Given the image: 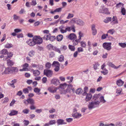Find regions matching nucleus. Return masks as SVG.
<instances>
[{
    "instance_id": "1",
    "label": "nucleus",
    "mask_w": 126,
    "mask_h": 126,
    "mask_svg": "<svg viewBox=\"0 0 126 126\" xmlns=\"http://www.w3.org/2000/svg\"><path fill=\"white\" fill-rule=\"evenodd\" d=\"M64 27L63 26H61L59 27V29L60 31L62 33H66L67 31L69 32L72 30L74 32H75L76 30L75 29V27L74 25H73L71 27H67L65 29H64Z\"/></svg>"
},
{
    "instance_id": "2",
    "label": "nucleus",
    "mask_w": 126,
    "mask_h": 126,
    "mask_svg": "<svg viewBox=\"0 0 126 126\" xmlns=\"http://www.w3.org/2000/svg\"><path fill=\"white\" fill-rule=\"evenodd\" d=\"M10 72L11 69L8 68H5L3 66L0 67V74L2 75L8 74Z\"/></svg>"
},
{
    "instance_id": "3",
    "label": "nucleus",
    "mask_w": 126,
    "mask_h": 126,
    "mask_svg": "<svg viewBox=\"0 0 126 126\" xmlns=\"http://www.w3.org/2000/svg\"><path fill=\"white\" fill-rule=\"evenodd\" d=\"M100 103V101H93L91 102H90L88 106V107L89 109H91L94 108L98 107Z\"/></svg>"
},
{
    "instance_id": "4",
    "label": "nucleus",
    "mask_w": 126,
    "mask_h": 126,
    "mask_svg": "<svg viewBox=\"0 0 126 126\" xmlns=\"http://www.w3.org/2000/svg\"><path fill=\"white\" fill-rule=\"evenodd\" d=\"M33 39L36 44L40 45L43 42L42 38L39 36H34L33 37Z\"/></svg>"
},
{
    "instance_id": "5",
    "label": "nucleus",
    "mask_w": 126,
    "mask_h": 126,
    "mask_svg": "<svg viewBox=\"0 0 126 126\" xmlns=\"http://www.w3.org/2000/svg\"><path fill=\"white\" fill-rule=\"evenodd\" d=\"M75 91V90L74 88H73V86L71 84H70L68 85V88L66 90H63L62 93H61V94H65L66 92H69L70 93L71 92L74 93Z\"/></svg>"
},
{
    "instance_id": "6",
    "label": "nucleus",
    "mask_w": 126,
    "mask_h": 126,
    "mask_svg": "<svg viewBox=\"0 0 126 126\" xmlns=\"http://www.w3.org/2000/svg\"><path fill=\"white\" fill-rule=\"evenodd\" d=\"M71 22L72 23H76L81 26H82L84 24V22L82 20L75 18H73L71 20Z\"/></svg>"
},
{
    "instance_id": "7",
    "label": "nucleus",
    "mask_w": 126,
    "mask_h": 126,
    "mask_svg": "<svg viewBox=\"0 0 126 126\" xmlns=\"http://www.w3.org/2000/svg\"><path fill=\"white\" fill-rule=\"evenodd\" d=\"M111 43H104L103 44L102 46L103 48L108 50L110 51L111 49Z\"/></svg>"
},
{
    "instance_id": "8",
    "label": "nucleus",
    "mask_w": 126,
    "mask_h": 126,
    "mask_svg": "<svg viewBox=\"0 0 126 126\" xmlns=\"http://www.w3.org/2000/svg\"><path fill=\"white\" fill-rule=\"evenodd\" d=\"M44 72V74L49 78L51 77L53 74V71L50 70L45 69Z\"/></svg>"
},
{
    "instance_id": "9",
    "label": "nucleus",
    "mask_w": 126,
    "mask_h": 126,
    "mask_svg": "<svg viewBox=\"0 0 126 126\" xmlns=\"http://www.w3.org/2000/svg\"><path fill=\"white\" fill-rule=\"evenodd\" d=\"M100 13H105L106 14H109L110 13L108 11V9L104 8V6L103 5L101 7V8L99 10Z\"/></svg>"
},
{
    "instance_id": "10",
    "label": "nucleus",
    "mask_w": 126,
    "mask_h": 126,
    "mask_svg": "<svg viewBox=\"0 0 126 126\" xmlns=\"http://www.w3.org/2000/svg\"><path fill=\"white\" fill-rule=\"evenodd\" d=\"M29 66V64L27 63H25L23 64L22 65V67H23L22 69H20L19 71H28L29 70L28 67Z\"/></svg>"
},
{
    "instance_id": "11",
    "label": "nucleus",
    "mask_w": 126,
    "mask_h": 126,
    "mask_svg": "<svg viewBox=\"0 0 126 126\" xmlns=\"http://www.w3.org/2000/svg\"><path fill=\"white\" fill-rule=\"evenodd\" d=\"M51 83L56 86H57L60 84V82L58 79H53L51 81Z\"/></svg>"
},
{
    "instance_id": "12",
    "label": "nucleus",
    "mask_w": 126,
    "mask_h": 126,
    "mask_svg": "<svg viewBox=\"0 0 126 126\" xmlns=\"http://www.w3.org/2000/svg\"><path fill=\"white\" fill-rule=\"evenodd\" d=\"M26 43L27 44L30 46H33L35 45V44L34 41V40L33 39H29L26 41Z\"/></svg>"
},
{
    "instance_id": "13",
    "label": "nucleus",
    "mask_w": 126,
    "mask_h": 126,
    "mask_svg": "<svg viewBox=\"0 0 126 126\" xmlns=\"http://www.w3.org/2000/svg\"><path fill=\"white\" fill-rule=\"evenodd\" d=\"M68 38L71 40H72L76 39L77 36L75 34L71 33L68 36Z\"/></svg>"
},
{
    "instance_id": "14",
    "label": "nucleus",
    "mask_w": 126,
    "mask_h": 126,
    "mask_svg": "<svg viewBox=\"0 0 126 126\" xmlns=\"http://www.w3.org/2000/svg\"><path fill=\"white\" fill-rule=\"evenodd\" d=\"M92 31V34L93 35H96L97 33V31L95 28V25L94 24H93L92 25L91 28Z\"/></svg>"
},
{
    "instance_id": "15",
    "label": "nucleus",
    "mask_w": 126,
    "mask_h": 126,
    "mask_svg": "<svg viewBox=\"0 0 126 126\" xmlns=\"http://www.w3.org/2000/svg\"><path fill=\"white\" fill-rule=\"evenodd\" d=\"M108 65L109 66H110L112 68L116 69H117L119 68L121 66V65H120L118 66H116L114 64L111 62H109L108 63Z\"/></svg>"
},
{
    "instance_id": "16",
    "label": "nucleus",
    "mask_w": 126,
    "mask_h": 126,
    "mask_svg": "<svg viewBox=\"0 0 126 126\" xmlns=\"http://www.w3.org/2000/svg\"><path fill=\"white\" fill-rule=\"evenodd\" d=\"M100 95L98 94H95L94 95L93 99L94 101H99V99L100 98Z\"/></svg>"
},
{
    "instance_id": "17",
    "label": "nucleus",
    "mask_w": 126,
    "mask_h": 126,
    "mask_svg": "<svg viewBox=\"0 0 126 126\" xmlns=\"http://www.w3.org/2000/svg\"><path fill=\"white\" fill-rule=\"evenodd\" d=\"M116 84L119 86H122L124 83V82L122 81L121 79L117 80L116 82Z\"/></svg>"
},
{
    "instance_id": "18",
    "label": "nucleus",
    "mask_w": 126,
    "mask_h": 126,
    "mask_svg": "<svg viewBox=\"0 0 126 126\" xmlns=\"http://www.w3.org/2000/svg\"><path fill=\"white\" fill-rule=\"evenodd\" d=\"M48 90L50 92L53 93L56 91L57 89L54 87H49Z\"/></svg>"
},
{
    "instance_id": "19",
    "label": "nucleus",
    "mask_w": 126,
    "mask_h": 126,
    "mask_svg": "<svg viewBox=\"0 0 126 126\" xmlns=\"http://www.w3.org/2000/svg\"><path fill=\"white\" fill-rule=\"evenodd\" d=\"M58 125L66 124V123L64 122L63 120L62 119L58 120L57 121Z\"/></svg>"
},
{
    "instance_id": "20",
    "label": "nucleus",
    "mask_w": 126,
    "mask_h": 126,
    "mask_svg": "<svg viewBox=\"0 0 126 126\" xmlns=\"http://www.w3.org/2000/svg\"><path fill=\"white\" fill-rule=\"evenodd\" d=\"M33 74L34 76L36 77L40 74V72L38 70H33Z\"/></svg>"
},
{
    "instance_id": "21",
    "label": "nucleus",
    "mask_w": 126,
    "mask_h": 126,
    "mask_svg": "<svg viewBox=\"0 0 126 126\" xmlns=\"http://www.w3.org/2000/svg\"><path fill=\"white\" fill-rule=\"evenodd\" d=\"M27 101L28 103H30L31 105H33L34 104V100L32 98H29L27 99Z\"/></svg>"
},
{
    "instance_id": "22",
    "label": "nucleus",
    "mask_w": 126,
    "mask_h": 126,
    "mask_svg": "<svg viewBox=\"0 0 126 126\" xmlns=\"http://www.w3.org/2000/svg\"><path fill=\"white\" fill-rule=\"evenodd\" d=\"M86 97L85 98V100L87 101H88L90 100L92 97V95L90 94H87Z\"/></svg>"
},
{
    "instance_id": "23",
    "label": "nucleus",
    "mask_w": 126,
    "mask_h": 126,
    "mask_svg": "<svg viewBox=\"0 0 126 126\" xmlns=\"http://www.w3.org/2000/svg\"><path fill=\"white\" fill-rule=\"evenodd\" d=\"M18 112L17 111L13 110L11 111V112L9 113V115L10 116L14 115L17 114L18 113Z\"/></svg>"
},
{
    "instance_id": "24",
    "label": "nucleus",
    "mask_w": 126,
    "mask_h": 126,
    "mask_svg": "<svg viewBox=\"0 0 126 126\" xmlns=\"http://www.w3.org/2000/svg\"><path fill=\"white\" fill-rule=\"evenodd\" d=\"M8 53V51L6 49H3L0 52V54L4 55H7Z\"/></svg>"
},
{
    "instance_id": "25",
    "label": "nucleus",
    "mask_w": 126,
    "mask_h": 126,
    "mask_svg": "<svg viewBox=\"0 0 126 126\" xmlns=\"http://www.w3.org/2000/svg\"><path fill=\"white\" fill-rule=\"evenodd\" d=\"M40 90L41 89L38 87L35 88L33 89L34 92L38 95L41 94V93H40Z\"/></svg>"
},
{
    "instance_id": "26",
    "label": "nucleus",
    "mask_w": 126,
    "mask_h": 126,
    "mask_svg": "<svg viewBox=\"0 0 126 126\" xmlns=\"http://www.w3.org/2000/svg\"><path fill=\"white\" fill-rule=\"evenodd\" d=\"M112 19V21L111 22L112 23H113L114 24H117L118 23V22L116 16H113Z\"/></svg>"
},
{
    "instance_id": "27",
    "label": "nucleus",
    "mask_w": 126,
    "mask_h": 126,
    "mask_svg": "<svg viewBox=\"0 0 126 126\" xmlns=\"http://www.w3.org/2000/svg\"><path fill=\"white\" fill-rule=\"evenodd\" d=\"M102 1L106 5L108 6H110V0H102Z\"/></svg>"
},
{
    "instance_id": "28",
    "label": "nucleus",
    "mask_w": 126,
    "mask_h": 126,
    "mask_svg": "<svg viewBox=\"0 0 126 126\" xmlns=\"http://www.w3.org/2000/svg\"><path fill=\"white\" fill-rule=\"evenodd\" d=\"M73 116L75 118H79L80 117H81V114L77 112L73 114Z\"/></svg>"
},
{
    "instance_id": "29",
    "label": "nucleus",
    "mask_w": 126,
    "mask_h": 126,
    "mask_svg": "<svg viewBox=\"0 0 126 126\" xmlns=\"http://www.w3.org/2000/svg\"><path fill=\"white\" fill-rule=\"evenodd\" d=\"M63 37L62 35H59L57 37L56 39L57 41H60L62 40Z\"/></svg>"
},
{
    "instance_id": "30",
    "label": "nucleus",
    "mask_w": 126,
    "mask_h": 126,
    "mask_svg": "<svg viewBox=\"0 0 126 126\" xmlns=\"http://www.w3.org/2000/svg\"><path fill=\"white\" fill-rule=\"evenodd\" d=\"M111 18L110 17H106L104 20V22L106 23H108L111 21Z\"/></svg>"
},
{
    "instance_id": "31",
    "label": "nucleus",
    "mask_w": 126,
    "mask_h": 126,
    "mask_svg": "<svg viewBox=\"0 0 126 126\" xmlns=\"http://www.w3.org/2000/svg\"><path fill=\"white\" fill-rule=\"evenodd\" d=\"M52 65L53 67H56L58 66H60L59 63L58 62L56 61H54L53 62Z\"/></svg>"
},
{
    "instance_id": "32",
    "label": "nucleus",
    "mask_w": 126,
    "mask_h": 126,
    "mask_svg": "<svg viewBox=\"0 0 126 126\" xmlns=\"http://www.w3.org/2000/svg\"><path fill=\"white\" fill-rule=\"evenodd\" d=\"M56 37L55 36H49L48 40H49L51 41H54Z\"/></svg>"
},
{
    "instance_id": "33",
    "label": "nucleus",
    "mask_w": 126,
    "mask_h": 126,
    "mask_svg": "<svg viewBox=\"0 0 126 126\" xmlns=\"http://www.w3.org/2000/svg\"><path fill=\"white\" fill-rule=\"evenodd\" d=\"M45 66L46 69H49L51 67V64L49 62H47Z\"/></svg>"
},
{
    "instance_id": "34",
    "label": "nucleus",
    "mask_w": 126,
    "mask_h": 126,
    "mask_svg": "<svg viewBox=\"0 0 126 126\" xmlns=\"http://www.w3.org/2000/svg\"><path fill=\"white\" fill-rule=\"evenodd\" d=\"M82 92V90L81 88H79L77 89L76 91V93L78 94H81Z\"/></svg>"
},
{
    "instance_id": "35",
    "label": "nucleus",
    "mask_w": 126,
    "mask_h": 126,
    "mask_svg": "<svg viewBox=\"0 0 126 126\" xmlns=\"http://www.w3.org/2000/svg\"><path fill=\"white\" fill-rule=\"evenodd\" d=\"M103 71H101V73L103 74L104 75H107L108 72V70L106 68H104L103 69Z\"/></svg>"
},
{
    "instance_id": "36",
    "label": "nucleus",
    "mask_w": 126,
    "mask_h": 126,
    "mask_svg": "<svg viewBox=\"0 0 126 126\" xmlns=\"http://www.w3.org/2000/svg\"><path fill=\"white\" fill-rule=\"evenodd\" d=\"M9 99L8 98L6 97L4 98L2 100V103L4 104L7 103L9 101Z\"/></svg>"
},
{
    "instance_id": "37",
    "label": "nucleus",
    "mask_w": 126,
    "mask_h": 126,
    "mask_svg": "<svg viewBox=\"0 0 126 126\" xmlns=\"http://www.w3.org/2000/svg\"><path fill=\"white\" fill-rule=\"evenodd\" d=\"M8 65L10 66H12L14 64V63L10 60H8L7 61Z\"/></svg>"
},
{
    "instance_id": "38",
    "label": "nucleus",
    "mask_w": 126,
    "mask_h": 126,
    "mask_svg": "<svg viewBox=\"0 0 126 126\" xmlns=\"http://www.w3.org/2000/svg\"><path fill=\"white\" fill-rule=\"evenodd\" d=\"M13 47V45L11 43L9 44L8 43L6 44L5 45L4 47L7 48H9L12 47Z\"/></svg>"
},
{
    "instance_id": "39",
    "label": "nucleus",
    "mask_w": 126,
    "mask_h": 126,
    "mask_svg": "<svg viewBox=\"0 0 126 126\" xmlns=\"http://www.w3.org/2000/svg\"><path fill=\"white\" fill-rule=\"evenodd\" d=\"M115 32V30L114 29H110L108 31L107 33H109L112 35Z\"/></svg>"
},
{
    "instance_id": "40",
    "label": "nucleus",
    "mask_w": 126,
    "mask_h": 126,
    "mask_svg": "<svg viewBox=\"0 0 126 126\" xmlns=\"http://www.w3.org/2000/svg\"><path fill=\"white\" fill-rule=\"evenodd\" d=\"M68 47L70 49L71 51H74L75 50V47L74 46L69 45L68 46Z\"/></svg>"
},
{
    "instance_id": "41",
    "label": "nucleus",
    "mask_w": 126,
    "mask_h": 126,
    "mask_svg": "<svg viewBox=\"0 0 126 126\" xmlns=\"http://www.w3.org/2000/svg\"><path fill=\"white\" fill-rule=\"evenodd\" d=\"M124 5V4L122 3L119 2L117 4L116 6V7L117 8H120L122 7H123Z\"/></svg>"
},
{
    "instance_id": "42",
    "label": "nucleus",
    "mask_w": 126,
    "mask_h": 126,
    "mask_svg": "<svg viewBox=\"0 0 126 126\" xmlns=\"http://www.w3.org/2000/svg\"><path fill=\"white\" fill-rule=\"evenodd\" d=\"M119 45L123 48H125L126 47V44L124 43H119Z\"/></svg>"
},
{
    "instance_id": "43",
    "label": "nucleus",
    "mask_w": 126,
    "mask_h": 126,
    "mask_svg": "<svg viewBox=\"0 0 126 126\" xmlns=\"http://www.w3.org/2000/svg\"><path fill=\"white\" fill-rule=\"evenodd\" d=\"M35 54V52L33 50H32L30 51L29 53V55L31 57H32Z\"/></svg>"
},
{
    "instance_id": "44",
    "label": "nucleus",
    "mask_w": 126,
    "mask_h": 126,
    "mask_svg": "<svg viewBox=\"0 0 126 126\" xmlns=\"http://www.w3.org/2000/svg\"><path fill=\"white\" fill-rule=\"evenodd\" d=\"M20 17L19 16H17L16 14H14L13 16V19L15 21H16L17 20H18Z\"/></svg>"
},
{
    "instance_id": "45",
    "label": "nucleus",
    "mask_w": 126,
    "mask_h": 126,
    "mask_svg": "<svg viewBox=\"0 0 126 126\" xmlns=\"http://www.w3.org/2000/svg\"><path fill=\"white\" fill-rule=\"evenodd\" d=\"M53 50H54L56 52H58L59 53H61V52L60 49L56 47H54L53 49Z\"/></svg>"
},
{
    "instance_id": "46",
    "label": "nucleus",
    "mask_w": 126,
    "mask_h": 126,
    "mask_svg": "<svg viewBox=\"0 0 126 126\" xmlns=\"http://www.w3.org/2000/svg\"><path fill=\"white\" fill-rule=\"evenodd\" d=\"M81 46L85 48L86 47V43L84 41H82L80 42Z\"/></svg>"
},
{
    "instance_id": "47",
    "label": "nucleus",
    "mask_w": 126,
    "mask_h": 126,
    "mask_svg": "<svg viewBox=\"0 0 126 126\" xmlns=\"http://www.w3.org/2000/svg\"><path fill=\"white\" fill-rule=\"evenodd\" d=\"M100 102H101L103 103H104L106 102V100L104 99V97L103 96L100 97Z\"/></svg>"
},
{
    "instance_id": "48",
    "label": "nucleus",
    "mask_w": 126,
    "mask_h": 126,
    "mask_svg": "<svg viewBox=\"0 0 126 126\" xmlns=\"http://www.w3.org/2000/svg\"><path fill=\"white\" fill-rule=\"evenodd\" d=\"M55 47H54L51 44H49L47 46V47L49 50L52 49L53 50L54 48Z\"/></svg>"
},
{
    "instance_id": "49",
    "label": "nucleus",
    "mask_w": 126,
    "mask_h": 126,
    "mask_svg": "<svg viewBox=\"0 0 126 126\" xmlns=\"http://www.w3.org/2000/svg\"><path fill=\"white\" fill-rule=\"evenodd\" d=\"M99 66V64L97 62L95 63V64L94 65V69L96 70L97 69L98 67Z\"/></svg>"
},
{
    "instance_id": "50",
    "label": "nucleus",
    "mask_w": 126,
    "mask_h": 126,
    "mask_svg": "<svg viewBox=\"0 0 126 126\" xmlns=\"http://www.w3.org/2000/svg\"><path fill=\"white\" fill-rule=\"evenodd\" d=\"M122 89L121 88H117L116 90V93L120 94L122 91Z\"/></svg>"
},
{
    "instance_id": "51",
    "label": "nucleus",
    "mask_w": 126,
    "mask_h": 126,
    "mask_svg": "<svg viewBox=\"0 0 126 126\" xmlns=\"http://www.w3.org/2000/svg\"><path fill=\"white\" fill-rule=\"evenodd\" d=\"M74 15L73 14H71L69 13L68 14V16L66 17V18L69 19L73 17Z\"/></svg>"
},
{
    "instance_id": "52",
    "label": "nucleus",
    "mask_w": 126,
    "mask_h": 126,
    "mask_svg": "<svg viewBox=\"0 0 126 126\" xmlns=\"http://www.w3.org/2000/svg\"><path fill=\"white\" fill-rule=\"evenodd\" d=\"M67 85V84L66 83H64L63 84H61L60 85V87L62 89H64Z\"/></svg>"
},
{
    "instance_id": "53",
    "label": "nucleus",
    "mask_w": 126,
    "mask_h": 126,
    "mask_svg": "<svg viewBox=\"0 0 126 126\" xmlns=\"http://www.w3.org/2000/svg\"><path fill=\"white\" fill-rule=\"evenodd\" d=\"M50 35L48 34H45L43 37V39L44 40H47L48 38V37Z\"/></svg>"
},
{
    "instance_id": "54",
    "label": "nucleus",
    "mask_w": 126,
    "mask_h": 126,
    "mask_svg": "<svg viewBox=\"0 0 126 126\" xmlns=\"http://www.w3.org/2000/svg\"><path fill=\"white\" fill-rule=\"evenodd\" d=\"M64 57L63 55H61L59 58V61L60 62H62L64 60Z\"/></svg>"
},
{
    "instance_id": "55",
    "label": "nucleus",
    "mask_w": 126,
    "mask_h": 126,
    "mask_svg": "<svg viewBox=\"0 0 126 126\" xmlns=\"http://www.w3.org/2000/svg\"><path fill=\"white\" fill-rule=\"evenodd\" d=\"M68 20L64 21L63 20H62L60 21V24H64L68 22Z\"/></svg>"
},
{
    "instance_id": "56",
    "label": "nucleus",
    "mask_w": 126,
    "mask_h": 126,
    "mask_svg": "<svg viewBox=\"0 0 126 126\" xmlns=\"http://www.w3.org/2000/svg\"><path fill=\"white\" fill-rule=\"evenodd\" d=\"M49 123L50 125H52L55 124L56 123V121L55 120H51L49 121Z\"/></svg>"
},
{
    "instance_id": "57",
    "label": "nucleus",
    "mask_w": 126,
    "mask_h": 126,
    "mask_svg": "<svg viewBox=\"0 0 126 126\" xmlns=\"http://www.w3.org/2000/svg\"><path fill=\"white\" fill-rule=\"evenodd\" d=\"M121 12L123 15H125L126 10L125 8H122Z\"/></svg>"
},
{
    "instance_id": "58",
    "label": "nucleus",
    "mask_w": 126,
    "mask_h": 126,
    "mask_svg": "<svg viewBox=\"0 0 126 126\" xmlns=\"http://www.w3.org/2000/svg\"><path fill=\"white\" fill-rule=\"evenodd\" d=\"M73 45L74 46H76L78 45V43L79 42L78 41L77 39L75 40H73Z\"/></svg>"
},
{
    "instance_id": "59",
    "label": "nucleus",
    "mask_w": 126,
    "mask_h": 126,
    "mask_svg": "<svg viewBox=\"0 0 126 126\" xmlns=\"http://www.w3.org/2000/svg\"><path fill=\"white\" fill-rule=\"evenodd\" d=\"M37 4L36 0H32L31 4L32 6H35Z\"/></svg>"
},
{
    "instance_id": "60",
    "label": "nucleus",
    "mask_w": 126,
    "mask_h": 126,
    "mask_svg": "<svg viewBox=\"0 0 126 126\" xmlns=\"http://www.w3.org/2000/svg\"><path fill=\"white\" fill-rule=\"evenodd\" d=\"M62 9V8H57L54 10V12H60L61 11Z\"/></svg>"
},
{
    "instance_id": "61",
    "label": "nucleus",
    "mask_w": 126,
    "mask_h": 126,
    "mask_svg": "<svg viewBox=\"0 0 126 126\" xmlns=\"http://www.w3.org/2000/svg\"><path fill=\"white\" fill-rule=\"evenodd\" d=\"M88 88L87 87H85L84 89V94H87V92L88 91Z\"/></svg>"
},
{
    "instance_id": "62",
    "label": "nucleus",
    "mask_w": 126,
    "mask_h": 126,
    "mask_svg": "<svg viewBox=\"0 0 126 126\" xmlns=\"http://www.w3.org/2000/svg\"><path fill=\"white\" fill-rule=\"evenodd\" d=\"M7 57L8 58H10L12 57L13 55V54L11 52H8V53L7 54Z\"/></svg>"
},
{
    "instance_id": "63",
    "label": "nucleus",
    "mask_w": 126,
    "mask_h": 126,
    "mask_svg": "<svg viewBox=\"0 0 126 126\" xmlns=\"http://www.w3.org/2000/svg\"><path fill=\"white\" fill-rule=\"evenodd\" d=\"M29 110L28 109H26L22 111V112L25 114H28L29 113Z\"/></svg>"
},
{
    "instance_id": "64",
    "label": "nucleus",
    "mask_w": 126,
    "mask_h": 126,
    "mask_svg": "<svg viewBox=\"0 0 126 126\" xmlns=\"http://www.w3.org/2000/svg\"><path fill=\"white\" fill-rule=\"evenodd\" d=\"M43 66L40 64H38L37 68H38L39 70H42L43 69Z\"/></svg>"
}]
</instances>
